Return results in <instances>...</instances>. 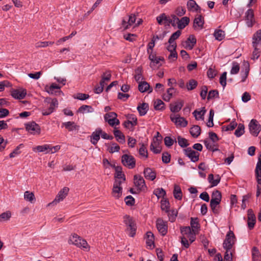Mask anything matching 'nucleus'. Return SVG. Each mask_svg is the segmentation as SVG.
Instances as JSON below:
<instances>
[{
  "label": "nucleus",
  "mask_w": 261,
  "mask_h": 261,
  "mask_svg": "<svg viewBox=\"0 0 261 261\" xmlns=\"http://www.w3.org/2000/svg\"><path fill=\"white\" fill-rule=\"evenodd\" d=\"M221 198L222 195L221 192L218 190H216L213 192L212 194V199L211 200H214V201L220 202Z\"/></svg>",
  "instance_id": "obj_45"
},
{
  "label": "nucleus",
  "mask_w": 261,
  "mask_h": 261,
  "mask_svg": "<svg viewBox=\"0 0 261 261\" xmlns=\"http://www.w3.org/2000/svg\"><path fill=\"white\" fill-rule=\"evenodd\" d=\"M197 86V82L193 79L189 81L187 83V88L188 90L194 89Z\"/></svg>",
  "instance_id": "obj_56"
},
{
  "label": "nucleus",
  "mask_w": 261,
  "mask_h": 261,
  "mask_svg": "<svg viewBox=\"0 0 261 261\" xmlns=\"http://www.w3.org/2000/svg\"><path fill=\"white\" fill-rule=\"evenodd\" d=\"M214 36L216 40L221 41L225 37V32L221 30H216Z\"/></svg>",
  "instance_id": "obj_49"
},
{
  "label": "nucleus",
  "mask_w": 261,
  "mask_h": 261,
  "mask_svg": "<svg viewBox=\"0 0 261 261\" xmlns=\"http://www.w3.org/2000/svg\"><path fill=\"white\" fill-rule=\"evenodd\" d=\"M50 145L44 144L43 145H39L36 147L33 148L34 151H37L39 152H44L45 153H49Z\"/></svg>",
  "instance_id": "obj_29"
},
{
  "label": "nucleus",
  "mask_w": 261,
  "mask_h": 261,
  "mask_svg": "<svg viewBox=\"0 0 261 261\" xmlns=\"http://www.w3.org/2000/svg\"><path fill=\"white\" fill-rule=\"evenodd\" d=\"M244 129L245 127L244 124L241 123L239 124L237 129L235 130L234 135L238 137L241 136L245 132Z\"/></svg>",
  "instance_id": "obj_53"
},
{
  "label": "nucleus",
  "mask_w": 261,
  "mask_h": 261,
  "mask_svg": "<svg viewBox=\"0 0 261 261\" xmlns=\"http://www.w3.org/2000/svg\"><path fill=\"white\" fill-rule=\"evenodd\" d=\"M208 182L211 184V187H215L218 185L221 180V177L219 175H215V179L213 174L208 175L207 178Z\"/></svg>",
  "instance_id": "obj_28"
},
{
  "label": "nucleus",
  "mask_w": 261,
  "mask_h": 261,
  "mask_svg": "<svg viewBox=\"0 0 261 261\" xmlns=\"http://www.w3.org/2000/svg\"><path fill=\"white\" fill-rule=\"evenodd\" d=\"M78 112L83 114L85 113H92L94 112V109L90 106L83 105L79 108Z\"/></svg>",
  "instance_id": "obj_41"
},
{
  "label": "nucleus",
  "mask_w": 261,
  "mask_h": 261,
  "mask_svg": "<svg viewBox=\"0 0 261 261\" xmlns=\"http://www.w3.org/2000/svg\"><path fill=\"white\" fill-rule=\"evenodd\" d=\"M154 238L153 234L150 231L147 232L146 243L147 246H149L150 248L152 247L153 248L154 247Z\"/></svg>",
  "instance_id": "obj_30"
},
{
  "label": "nucleus",
  "mask_w": 261,
  "mask_h": 261,
  "mask_svg": "<svg viewBox=\"0 0 261 261\" xmlns=\"http://www.w3.org/2000/svg\"><path fill=\"white\" fill-rule=\"evenodd\" d=\"M113 133L118 142L121 144L125 143V136L120 130L117 129L116 127H114Z\"/></svg>",
  "instance_id": "obj_27"
},
{
  "label": "nucleus",
  "mask_w": 261,
  "mask_h": 261,
  "mask_svg": "<svg viewBox=\"0 0 261 261\" xmlns=\"http://www.w3.org/2000/svg\"><path fill=\"white\" fill-rule=\"evenodd\" d=\"M122 164L129 169H133L136 166V160L131 155L123 154L121 157Z\"/></svg>",
  "instance_id": "obj_7"
},
{
  "label": "nucleus",
  "mask_w": 261,
  "mask_h": 261,
  "mask_svg": "<svg viewBox=\"0 0 261 261\" xmlns=\"http://www.w3.org/2000/svg\"><path fill=\"white\" fill-rule=\"evenodd\" d=\"M190 133L194 138H197L200 134L201 128L198 125H194L190 128Z\"/></svg>",
  "instance_id": "obj_37"
},
{
  "label": "nucleus",
  "mask_w": 261,
  "mask_h": 261,
  "mask_svg": "<svg viewBox=\"0 0 261 261\" xmlns=\"http://www.w3.org/2000/svg\"><path fill=\"white\" fill-rule=\"evenodd\" d=\"M69 190V189L67 187H64L63 189H62L59 192L58 194L56 196L55 199L51 202H50L47 204V206L56 205L57 203H59L60 201H62V200H63V199L68 195Z\"/></svg>",
  "instance_id": "obj_5"
},
{
  "label": "nucleus",
  "mask_w": 261,
  "mask_h": 261,
  "mask_svg": "<svg viewBox=\"0 0 261 261\" xmlns=\"http://www.w3.org/2000/svg\"><path fill=\"white\" fill-rule=\"evenodd\" d=\"M149 109V106L146 103H142L137 107V110L141 116L145 115Z\"/></svg>",
  "instance_id": "obj_32"
},
{
  "label": "nucleus",
  "mask_w": 261,
  "mask_h": 261,
  "mask_svg": "<svg viewBox=\"0 0 261 261\" xmlns=\"http://www.w3.org/2000/svg\"><path fill=\"white\" fill-rule=\"evenodd\" d=\"M204 19L200 15H198L194 20L193 27L195 30H200L203 29Z\"/></svg>",
  "instance_id": "obj_19"
},
{
  "label": "nucleus",
  "mask_w": 261,
  "mask_h": 261,
  "mask_svg": "<svg viewBox=\"0 0 261 261\" xmlns=\"http://www.w3.org/2000/svg\"><path fill=\"white\" fill-rule=\"evenodd\" d=\"M100 133H101V129L100 128H97L92 133L91 136V142L92 144L96 145L97 143L100 139Z\"/></svg>",
  "instance_id": "obj_26"
},
{
  "label": "nucleus",
  "mask_w": 261,
  "mask_h": 261,
  "mask_svg": "<svg viewBox=\"0 0 261 261\" xmlns=\"http://www.w3.org/2000/svg\"><path fill=\"white\" fill-rule=\"evenodd\" d=\"M170 118L178 126L186 127L188 124L187 121L183 117L180 116H171Z\"/></svg>",
  "instance_id": "obj_18"
},
{
  "label": "nucleus",
  "mask_w": 261,
  "mask_h": 261,
  "mask_svg": "<svg viewBox=\"0 0 261 261\" xmlns=\"http://www.w3.org/2000/svg\"><path fill=\"white\" fill-rule=\"evenodd\" d=\"M153 194L156 196L158 199L161 197L165 198L166 192L163 188H157L154 190Z\"/></svg>",
  "instance_id": "obj_51"
},
{
  "label": "nucleus",
  "mask_w": 261,
  "mask_h": 261,
  "mask_svg": "<svg viewBox=\"0 0 261 261\" xmlns=\"http://www.w3.org/2000/svg\"><path fill=\"white\" fill-rule=\"evenodd\" d=\"M187 7L190 10L197 11L200 7L194 0H189L187 3Z\"/></svg>",
  "instance_id": "obj_44"
},
{
  "label": "nucleus",
  "mask_w": 261,
  "mask_h": 261,
  "mask_svg": "<svg viewBox=\"0 0 261 261\" xmlns=\"http://www.w3.org/2000/svg\"><path fill=\"white\" fill-rule=\"evenodd\" d=\"M168 214L169 219L171 222H174L177 215V211L176 210H168L166 212Z\"/></svg>",
  "instance_id": "obj_54"
},
{
  "label": "nucleus",
  "mask_w": 261,
  "mask_h": 261,
  "mask_svg": "<svg viewBox=\"0 0 261 261\" xmlns=\"http://www.w3.org/2000/svg\"><path fill=\"white\" fill-rule=\"evenodd\" d=\"M254 50L252 53V56L251 59L253 60L257 59L260 56V51L259 50V47H253Z\"/></svg>",
  "instance_id": "obj_61"
},
{
  "label": "nucleus",
  "mask_w": 261,
  "mask_h": 261,
  "mask_svg": "<svg viewBox=\"0 0 261 261\" xmlns=\"http://www.w3.org/2000/svg\"><path fill=\"white\" fill-rule=\"evenodd\" d=\"M249 132L254 136H257L261 130V126L256 119H252L249 124Z\"/></svg>",
  "instance_id": "obj_8"
},
{
  "label": "nucleus",
  "mask_w": 261,
  "mask_h": 261,
  "mask_svg": "<svg viewBox=\"0 0 261 261\" xmlns=\"http://www.w3.org/2000/svg\"><path fill=\"white\" fill-rule=\"evenodd\" d=\"M179 18L175 14L171 15V18L169 19V25L171 24L173 27H175L178 25Z\"/></svg>",
  "instance_id": "obj_58"
},
{
  "label": "nucleus",
  "mask_w": 261,
  "mask_h": 261,
  "mask_svg": "<svg viewBox=\"0 0 261 261\" xmlns=\"http://www.w3.org/2000/svg\"><path fill=\"white\" fill-rule=\"evenodd\" d=\"M220 202L217 201H214V200H211L210 201V207L213 213L215 215H218L219 213V204Z\"/></svg>",
  "instance_id": "obj_38"
},
{
  "label": "nucleus",
  "mask_w": 261,
  "mask_h": 261,
  "mask_svg": "<svg viewBox=\"0 0 261 261\" xmlns=\"http://www.w3.org/2000/svg\"><path fill=\"white\" fill-rule=\"evenodd\" d=\"M190 22V19L188 17H183L180 19H179L177 27L179 29H184Z\"/></svg>",
  "instance_id": "obj_35"
},
{
  "label": "nucleus",
  "mask_w": 261,
  "mask_h": 261,
  "mask_svg": "<svg viewBox=\"0 0 261 261\" xmlns=\"http://www.w3.org/2000/svg\"><path fill=\"white\" fill-rule=\"evenodd\" d=\"M196 43V39L193 35H190L188 39L185 41L182 45L185 48L191 50Z\"/></svg>",
  "instance_id": "obj_16"
},
{
  "label": "nucleus",
  "mask_w": 261,
  "mask_h": 261,
  "mask_svg": "<svg viewBox=\"0 0 261 261\" xmlns=\"http://www.w3.org/2000/svg\"><path fill=\"white\" fill-rule=\"evenodd\" d=\"M46 102L48 104H49L47 109H43L42 111L43 115H48L53 113L56 107H57L58 105V102L57 99H48L46 100Z\"/></svg>",
  "instance_id": "obj_9"
},
{
  "label": "nucleus",
  "mask_w": 261,
  "mask_h": 261,
  "mask_svg": "<svg viewBox=\"0 0 261 261\" xmlns=\"http://www.w3.org/2000/svg\"><path fill=\"white\" fill-rule=\"evenodd\" d=\"M60 88L61 87L56 84L53 83L49 87L46 86L45 89L49 94H54L56 92L55 90H59Z\"/></svg>",
  "instance_id": "obj_46"
},
{
  "label": "nucleus",
  "mask_w": 261,
  "mask_h": 261,
  "mask_svg": "<svg viewBox=\"0 0 261 261\" xmlns=\"http://www.w3.org/2000/svg\"><path fill=\"white\" fill-rule=\"evenodd\" d=\"M144 177L150 180H153L156 178V172L150 168H146L144 170Z\"/></svg>",
  "instance_id": "obj_23"
},
{
  "label": "nucleus",
  "mask_w": 261,
  "mask_h": 261,
  "mask_svg": "<svg viewBox=\"0 0 261 261\" xmlns=\"http://www.w3.org/2000/svg\"><path fill=\"white\" fill-rule=\"evenodd\" d=\"M62 126H64L68 131H78L80 129V126L76 124L73 121H68L62 123Z\"/></svg>",
  "instance_id": "obj_24"
},
{
  "label": "nucleus",
  "mask_w": 261,
  "mask_h": 261,
  "mask_svg": "<svg viewBox=\"0 0 261 261\" xmlns=\"http://www.w3.org/2000/svg\"><path fill=\"white\" fill-rule=\"evenodd\" d=\"M181 32L180 30H177L175 33H173L168 40V43H171L175 42L174 41L177 39L181 35Z\"/></svg>",
  "instance_id": "obj_57"
},
{
  "label": "nucleus",
  "mask_w": 261,
  "mask_h": 261,
  "mask_svg": "<svg viewBox=\"0 0 261 261\" xmlns=\"http://www.w3.org/2000/svg\"><path fill=\"white\" fill-rule=\"evenodd\" d=\"M174 197L175 199L180 200L182 198V192L180 187L178 185H174L173 191Z\"/></svg>",
  "instance_id": "obj_39"
},
{
  "label": "nucleus",
  "mask_w": 261,
  "mask_h": 261,
  "mask_svg": "<svg viewBox=\"0 0 261 261\" xmlns=\"http://www.w3.org/2000/svg\"><path fill=\"white\" fill-rule=\"evenodd\" d=\"M190 224L192 231L194 232L200 227V224L197 218H191Z\"/></svg>",
  "instance_id": "obj_43"
},
{
  "label": "nucleus",
  "mask_w": 261,
  "mask_h": 261,
  "mask_svg": "<svg viewBox=\"0 0 261 261\" xmlns=\"http://www.w3.org/2000/svg\"><path fill=\"white\" fill-rule=\"evenodd\" d=\"M136 20V16L134 14H131L128 17L123 18L122 20L121 25L124 30L129 29Z\"/></svg>",
  "instance_id": "obj_10"
},
{
  "label": "nucleus",
  "mask_w": 261,
  "mask_h": 261,
  "mask_svg": "<svg viewBox=\"0 0 261 261\" xmlns=\"http://www.w3.org/2000/svg\"><path fill=\"white\" fill-rule=\"evenodd\" d=\"M117 114L115 112H109L105 114L104 119L106 122L112 127H115L120 124V121L117 118Z\"/></svg>",
  "instance_id": "obj_4"
},
{
  "label": "nucleus",
  "mask_w": 261,
  "mask_h": 261,
  "mask_svg": "<svg viewBox=\"0 0 261 261\" xmlns=\"http://www.w3.org/2000/svg\"><path fill=\"white\" fill-rule=\"evenodd\" d=\"M24 198L25 200L34 203L35 201V197L34 193L29 191H27L24 193Z\"/></svg>",
  "instance_id": "obj_40"
},
{
  "label": "nucleus",
  "mask_w": 261,
  "mask_h": 261,
  "mask_svg": "<svg viewBox=\"0 0 261 261\" xmlns=\"http://www.w3.org/2000/svg\"><path fill=\"white\" fill-rule=\"evenodd\" d=\"M134 184L139 190H143L146 188L144 178L140 175H135L134 176Z\"/></svg>",
  "instance_id": "obj_15"
},
{
  "label": "nucleus",
  "mask_w": 261,
  "mask_h": 261,
  "mask_svg": "<svg viewBox=\"0 0 261 261\" xmlns=\"http://www.w3.org/2000/svg\"><path fill=\"white\" fill-rule=\"evenodd\" d=\"M122 181L119 179H115L113 184L112 195L115 199H119L122 194V188L121 186Z\"/></svg>",
  "instance_id": "obj_6"
},
{
  "label": "nucleus",
  "mask_w": 261,
  "mask_h": 261,
  "mask_svg": "<svg viewBox=\"0 0 261 261\" xmlns=\"http://www.w3.org/2000/svg\"><path fill=\"white\" fill-rule=\"evenodd\" d=\"M139 90L141 92H144L149 90V93L152 91V88H150V86L146 82H143L139 83L138 86Z\"/></svg>",
  "instance_id": "obj_34"
},
{
  "label": "nucleus",
  "mask_w": 261,
  "mask_h": 261,
  "mask_svg": "<svg viewBox=\"0 0 261 261\" xmlns=\"http://www.w3.org/2000/svg\"><path fill=\"white\" fill-rule=\"evenodd\" d=\"M177 139L179 145L181 147H186L189 145L188 140L181 136H178Z\"/></svg>",
  "instance_id": "obj_55"
},
{
  "label": "nucleus",
  "mask_w": 261,
  "mask_h": 261,
  "mask_svg": "<svg viewBox=\"0 0 261 261\" xmlns=\"http://www.w3.org/2000/svg\"><path fill=\"white\" fill-rule=\"evenodd\" d=\"M154 108L156 110H163L165 109V103L161 99H156L154 102Z\"/></svg>",
  "instance_id": "obj_47"
},
{
  "label": "nucleus",
  "mask_w": 261,
  "mask_h": 261,
  "mask_svg": "<svg viewBox=\"0 0 261 261\" xmlns=\"http://www.w3.org/2000/svg\"><path fill=\"white\" fill-rule=\"evenodd\" d=\"M68 243L75 245L86 251H89L90 249V246L88 244L86 240L74 233L71 234L68 240Z\"/></svg>",
  "instance_id": "obj_1"
},
{
  "label": "nucleus",
  "mask_w": 261,
  "mask_h": 261,
  "mask_svg": "<svg viewBox=\"0 0 261 261\" xmlns=\"http://www.w3.org/2000/svg\"><path fill=\"white\" fill-rule=\"evenodd\" d=\"M156 228L162 236H165L167 232V222L161 219H158L156 223Z\"/></svg>",
  "instance_id": "obj_14"
},
{
  "label": "nucleus",
  "mask_w": 261,
  "mask_h": 261,
  "mask_svg": "<svg viewBox=\"0 0 261 261\" xmlns=\"http://www.w3.org/2000/svg\"><path fill=\"white\" fill-rule=\"evenodd\" d=\"M159 142L158 141V139H156V141L153 140V142L151 143L150 145V150L152 151L154 153L158 154L161 152V148L159 146Z\"/></svg>",
  "instance_id": "obj_33"
},
{
  "label": "nucleus",
  "mask_w": 261,
  "mask_h": 261,
  "mask_svg": "<svg viewBox=\"0 0 261 261\" xmlns=\"http://www.w3.org/2000/svg\"><path fill=\"white\" fill-rule=\"evenodd\" d=\"M245 20L248 27L251 28L253 27L255 22V20L252 9H249L246 11L245 15Z\"/></svg>",
  "instance_id": "obj_12"
},
{
  "label": "nucleus",
  "mask_w": 261,
  "mask_h": 261,
  "mask_svg": "<svg viewBox=\"0 0 261 261\" xmlns=\"http://www.w3.org/2000/svg\"><path fill=\"white\" fill-rule=\"evenodd\" d=\"M183 105L181 102H176L170 105V110L172 112H178L180 110Z\"/></svg>",
  "instance_id": "obj_42"
},
{
  "label": "nucleus",
  "mask_w": 261,
  "mask_h": 261,
  "mask_svg": "<svg viewBox=\"0 0 261 261\" xmlns=\"http://www.w3.org/2000/svg\"><path fill=\"white\" fill-rule=\"evenodd\" d=\"M12 214L11 212L7 211L6 212L3 213L0 215V219L4 221H7L10 219Z\"/></svg>",
  "instance_id": "obj_64"
},
{
  "label": "nucleus",
  "mask_w": 261,
  "mask_h": 261,
  "mask_svg": "<svg viewBox=\"0 0 261 261\" xmlns=\"http://www.w3.org/2000/svg\"><path fill=\"white\" fill-rule=\"evenodd\" d=\"M237 126V123L234 121H232L229 125L223 126V129L225 131L232 130Z\"/></svg>",
  "instance_id": "obj_63"
},
{
  "label": "nucleus",
  "mask_w": 261,
  "mask_h": 261,
  "mask_svg": "<svg viewBox=\"0 0 261 261\" xmlns=\"http://www.w3.org/2000/svg\"><path fill=\"white\" fill-rule=\"evenodd\" d=\"M253 47L261 46V30L257 31L252 37Z\"/></svg>",
  "instance_id": "obj_20"
},
{
  "label": "nucleus",
  "mask_w": 261,
  "mask_h": 261,
  "mask_svg": "<svg viewBox=\"0 0 261 261\" xmlns=\"http://www.w3.org/2000/svg\"><path fill=\"white\" fill-rule=\"evenodd\" d=\"M123 222L126 227V232L128 233L130 237H134L136 234L137 226L133 218L126 215L123 217Z\"/></svg>",
  "instance_id": "obj_2"
},
{
  "label": "nucleus",
  "mask_w": 261,
  "mask_h": 261,
  "mask_svg": "<svg viewBox=\"0 0 261 261\" xmlns=\"http://www.w3.org/2000/svg\"><path fill=\"white\" fill-rule=\"evenodd\" d=\"M139 153L140 155H141L143 158H145V159L148 158V151L146 147L143 144H142L140 148L139 149Z\"/></svg>",
  "instance_id": "obj_50"
},
{
  "label": "nucleus",
  "mask_w": 261,
  "mask_h": 261,
  "mask_svg": "<svg viewBox=\"0 0 261 261\" xmlns=\"http://www.w3.org/2000/svg\"><path fill=\"white\" fill-rule=\"evenodd\" d=\"M206 112V110L205 109V108L203 107L200 110H195L193 114L194 116L195 117V119L197 120H204V115Z\"/></svg>",
  "instance_id": "obj_31"
},
{
  "label": "nucleus",
  "mask_w": 261,
  "mask_h": 261,
  "mask_svg": "<svg viewBox=\"0 0 261 261\" xmlns=\"http://www.w3.org/2000/svg\"><path fill=\"white\" fill-rule=\"evenodd\" d=\"M27 94V91L25 89H20L13 90L11 92V95L13 97L17 99H23Z\"/></svg>",
  "instance_id": "obj_17"
},
{
  "label": "nucleus",
  "mask_w": 261,
  "mask_h": 261,
  "mask_svg": "<svg viewBox=\"0 0 261 261\" xmlns=\"http://www.w3.org/2000/svg\"><path fill=\"white\" fill-rule=\"evenodd\" d=\"M255 172L257 182L258 185H261V154L258 157Z\"/></svg>",
  "instance_id": "obj_22"
},
{
  "label": "nucleus",
  "mask_w": 261,
  "mask_h": 261,
  "mask_svg": "<svg viewBox=\"0 0 261 261\" xmlns=\"http://www.w3.org/2000/svg\"><path fill=\"white\" fill-rule=\"evenodd\" d=\"M236 242V237L233 232L229 230L226 236V238L224 241L223 246L225 249L231 250L233 245Z\"/></svg>",
  "instance_id": "obj_3"
},
{
  "label": "nucleus",
  "mask_w": 261,
  "mask_h": 261,
  "mask_svg": "<svg viewBox=\"0 0 261 261\" xmlns=\"http://www.w3.org/2000/svg\"><path fill=\"white\" fill-rule=\"evenodd\" d=\"M240 70V65L237 62L232 63V66L230 70V73L232 74H237Z\"/></svg>",
  "instance_id": "obj_62"
},
{
  "label": "nucleus",
  "mask_w": 261,
  "mask_h": 261,
  "mask_svg": "<svg viewBox=\"0 0 261 261\" xmlns=\"http://www.w3.org/2000/svg\"><path fill=\"white\" fill-rule=\"evenodd\" d=\"M26 130L30 134L35 135L40 134V127L39 125L34 121L25 124Z\"/></svg>",
  "instance_id": "obj_11"
},
{
  "label": "nucleus",
  "mask_w": 261,
  "mask_h": 261,
  "mask_svg": "<svg viewBox=\"0 0 261 261\" xmlns=\"http://www.w3.org/2000/svg\"><path fill=\"white\" fill-rule=\"evenodd\" d=\"M161 207L162 211H164L165 212H168L170 207V203L168 200L165 198H162L161 201Z\"/></svg>",
  "instance_id": "obj_48"
},
{
  "label": "nucleus",
  "mask_w": 261,
  "mask_h": 261,
  "mask_svg": "<svg viewBox=\"0 0 261 261\" xmlns=\"http://www.w3.org/2000/svg\"><path fill=\"white\" fill-rule=\"evenodd\" d=\"M226 252L224 257V261H232L233 253H234V249L231 250L225 249Z\"/></svg>",
  "instance_id": "obj_52"
},
{
  "label": "nucleus",
  "mask_w": 261,
  "mask_h": 261,
  "mask_svg": "<svg viewBox=\"0 0 261 261\" xmlns=\"http://www.w3.org/2000/svg\"><path fill=\"white\" fill-rule=\"evenodd\" d=\"M175 92V89L174 88L172 87L169 88L167 90L166 93L163 95V99L166 101H169Z\"/></svg>",
  "instance_id": "obj_36"
},
{
  "label": "nucleus",
  "mask_w": 261,
  "mask_h": 261,
  "mask_svg": "<svg viewBox=\"0 0 261 261\" xmlns=\"http://www.w3.org/2000/svg\"><path fill=\"white\" fill-rule=\"evenodd\" d=\"M248 226L250 229H252L255 223V217L251 209L248 210Z\"/></svg>",
  "instance_id": "obj_21"
},
{
  "label": "nucleus",
  "mask_w": 261,
  "mask_h": 261,
  "mask_svg": "<svg viewBox=\"0 0 261 261\" xmlns=\"http://www.w3.org/2000/svg\"><path fill=\"white\" fill-rule=\"evenodd\" d=\"M169 19L170 17L167 16L165 13H162L156 17V20L160 25H169Z\"/></svg>",
  "instance_id": "obj_25"
},
{
  "label": "nucleus",
  "mask_w": 261,
  "mask_h": 261,
  "mask_svg": "<svg viewBox=\"0 0 261 261\" xmlns=\"http://www.w3.org/2000/svg\"><path fill=\"white\" fill-rule=\"evenodd\" d=\"M214 116V111L213 110L211 109L210 111L209 114V118L208 121L207 122V126L209 127H213L214 126V123H213V118Z\"/></svg>",
  "instance_id": "obj_59"
},
{
  "label": "nucleus",
  "mask_w": 261,
  "mask_h": 261,
  "mask_svg": "<svg viewBox=\"0 0 261 261\" xmlns=\"http://www.w3.org/2000/svg\"><path fill=\"white\" fill-rule=\"evenodd\" d=\"M142 68L140 67H138L135 70V73L136 75L135 76V79L136 81L138 82H139L140 81H141L142 79Z\"/></svg>",
  "instance_id": "obj_60"
},
{
  "label": "nucleus",
  "mask_w": 261,
  "mask_h": 261,
  "mask_svg": "<svg viewBox=\"0 0 261 261\" xmlns=\"http://www.w3.org/2000/svg\"><path fill=\"white\" fill-rule=\"evenodd\" d=\"M184 151L185 155L190 158L192 162H196L199 160V153L198 152L192 150L190 147L184 149Z\"/></svg>",
  "instance_id": "obj_13"
}]
</instances>
